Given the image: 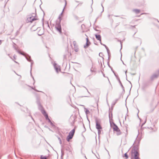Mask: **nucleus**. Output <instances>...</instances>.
Instances as JSON below:
<instances>
[{
	"label": "nucleus",
	"instance_id": "obj_1",
	"mask_svg": "<svg viewBox=\"0 0 159 159\" xmlns=\"http://www.w3.org/2000/svg\"><path fill=\"white\" fill-rule=\"evenodd\" d=\"M58 18L59 19V21L56 22L55 28L57 31L60 33H61V18L60 16H59Z\"/></svg>",
	"mask_w": 159,
	"mask_h": 159
},
{
	"label": "nucleus",
	"instance_id": "obj_2",
	"mask_svg": "<svg viewBox=\"0 0 159 159\" xmlns=\"http://www.w3.org/2000/svg\"><path fill=\"white\" fill-rule=\"evenodd\" d=\"M75 132V129H73L71 130L69 133L68 135L66 138V140L68 142L69 141L70 139H72L74 134Z\"/></svg>",
	"mask_w": 159,
	"mask_h": 159
},
{
	"label": "nucleus",
	"instance_id": "obj_3",
	"mask_svg": "<svg viewBox=\"0 0 159 159\" xmlns=\"http://www.w3.org/2000/svg\"><path fill=\"white\" fill-rule=\"evenodd\" d=\"M159 75V69L156 71V73L152 75L150 77L151 80H153L156 78H157Z\"/></svg>",
	"mask_w": 159,
	"mask_h": 159
},
{
	"label": "nucleus",
	"instance_id": "obj_4",
	"mask_svg": "<svg viewBox=\"0 0 159 159\" xmlns=\"http://www.w3.org/2000/svg\"><path fill=\"white\" fill-rule=\"evenodd\" d=\"M28 57H27L26 56H25V57L26 58L27 60L28 61H30V62H31V65H30V68H31L30 74H31V75H32L31 71L32 68V65H33V64L34 63V62H33V61L31 59V57H30V56H29V55H28Z\"/></svg>",
	"mask_w": 159,
	"mask_h": 159
},
{
	"label": "nucleus",
	"instance_id": "obj_5",
	"mask_svg": "<svg viewBox=\"0 0 159 159\" xmlns=\"http://www.w3.org/2000/svg\"><path fill=\"white\" fill-rule=\"evenodd\" d=\"M132 153H133L134 155V159H139V154L138 151L135 149L133 150L132 152Z\"/></svg>",
	"mask_w": 159,
	"mask_h": 159
},
{
	"label": "nucleus",
	"instance_id": "obj_6",
	"mask_svg": "<svg viewBox=\"0 0 159 159\" xmlns=\"http://www.w3.org/2000/svg\"><path fill=\"white\" fill-rule=\"evenodd\" d=\"M37 103L39 109L41 111L42 113H43V111H45V110L44 109L39 101H37Z\"/></svg>",
	"mask_w": 159,
	"mask_h": 159
},
{
	"label": "nucleus",
	"instance_id": "obj_7",
	"mask_svg": "<svg viewBox=\"0 0 159 159\" xmlns=\"http://www.w3.org/2000/svg\"><path fill=\"white\" fill-rule=\"evenodd\" d=\"M35 17L34 16H32L29 17L27 19V22H32L33 21L36 20Z\"/></svg>",
	"mask_w": 159,
	"mask_h": 159
},
{
	"label": "nucleus",
	"instance_id": "obj_8",
	"mask_svg": "<svg viewBox=\"0 0 159 159\" xmlns=\"http://www.w3.org/2000/svg\"><path fill=\"white\" fill-rule=\"evenodd\" d=\"M96 128L97 129H102V127L100 123L98 122V120L97 119L96 120Z\"/></svg>",
	"mask_w": 159,
	"mask_h": 159
},
{
	"label": "nucleus",
	"instance_id": "obj_9",
	"mask_svg": "<svg viewBox=\"0 0 159 159\" xmlns=\"http://www.w3.org/2000/svg\"><path fill=\"white\" fill-rule=\"evenodd\" d=\"M85 35L87 37V38H86V44L85 45H84V47L85 48H87L90 44V43L89 40V39L88 38V36L86 35V34H85Z\"/></svg>",
	"mask_w": 159,
	"mask_h": 159
},
{
	"label": "nucleus",
	"instance_id": "obj_10",
	"mask_svg": "<svg viewBox=\"0 0 159 159\" xmlns=\"http://www.w3.org/2000/svg\"><path fill=\"white\" fill-rule=\"evenodd\" d=\"M95 36L96 39L97 40L99 41L100 44H102V43H101V36L100 35L95 34Z\"/></svg>",
	"mask_w": 159,
	"mask_h": 159
},
{
	"label": "nucleus",
	"instance_id": "obj_11",
	"mask_svg": "<svg viewBox=\"0 0 159 159\" xmlns=\"http://www.w3.org/2000/svg\"><path fill=\"white\" fill-rule=\"evenodd\" d=\"M114 127H113V129L114 131H117L119 129L118 127L114 123H113Z\"/></svg>",
	"mask_w": 159,
	"mask_h": 159
},
{
	"label": "nucleus",
	"instance_id": "obj_12",
	"mask_svg": "<svg viewBox=\"0 0 159 159\" xmlns=\"http://www.w3.org/2000/svg\"><path fill=\"white\" fill-rule=\"evenodd\" d=\"M42 114L45 117V119L46 120H47L49 118L48 117V114L46 113L45 111H43V113Z\"/></svg>",
	"mask_w": 159,
	"mask_h": 159
},
{
	"label": "nucleus",
	"instance_id": "obj_13",
	"mask_svg": "<svg viewBox=\"0 0 159 159\" xmlns=\"http://www.w3.org/2000/svg\"><path fill=\"white\" fill-rule=\"evenodd\" d=\"M42 114L45 117V119L46 120H47L49 118L48 117V114L46 113L45 111H43V113Z\"/></svg>",
	"mask_w": 159,
	"mask_h": 159
},
{
	"label": "nucleus",
	"instance_id": "obj_14",
	"mask_svg": "<svg viewBox=\"0 0 159 159\" xmlns=\"http://www.w3.org/2000/svg\"><path fill=\"white\" fill-rule=\"evenodd\" d=\"M119 84H120V86H121V87H122V89H123V93H125V89H124V86H123V85H122V83H121V81H120V80H119Z\"/></svg>",
	"mask_w": 159,
	"mask_h": 159
},
{
	"label": "nucleus",
	"instance_id": "obj_15",
	"mask_svg": "<svg viewBox=\"0 0 159 159\" xmlns=\"http://www.w3.org/2000/svg\"><path fill=\"white\" fill-rule=\"evenodd\" d=\"M56 65H57V64L56 63H54V68L55 69L56 72H58L59 69H58V68L57 66Z\"/></svg>",
	"mask_w": 159,
	"mask_h": 159
},
{
	"label": "nucleus",
	"instance_id": "obj_16",
	"mask_svg": "<svg viewBox=\"0 0 159 159\" xmlns=\"http://www.w3.org/2000/svg\"><path fill=\"white\" fill-rule=\"evenodd\" d=\"M133 11L137 14L139 13L140 12V10L137 9H133Z\"/></svg>",
	"mask_w": 159,
	"mask_h": 159
},
{
	"label": "nucleus",
	"instance_id": "obj_17",
	"mask_svg": "<svg viewBox=\"0 0 159 159\" xmlns=\"http://www.w3.org/2000/svg\"><path fill=\"white\" fill-rule=\"evenodd\" d=\"M14 48L16 50V51H17V52L18 53H19V54H21V55H24H24H24V54H23L22 52H20V51H19L17 49V48H16V47H14Z\"/></svg>",
	"mask_w": 159,
	"mask_h": 159
},
{
	"label": "nucleus",
	"instance_id": "obj_18",
	"mask_svg": "<svg viewBox=\"0 0 159 159\" xmlns=\"http://www.w3.org/2000/svg\"><path fill=\"white\" fill-rule=\"evenodd\" d=\"M116 134L117 135H120L121 134V132L120 131V129L118 130L117 131H116Z\"/></svg>",
	"mask_w": 159,
	"mask_h": 159
},
{
	"label": "nucleus",
	"instance_id": "obj_19",
	"mask_svg": "<svg viewBox=\"0 0 159 159\" xmlns=\"http://www.w3.org/2000/svg\"><path fill=\"white\" fill-rule=\"evenodd\" d=\"M73 44L74 48L78 47V45L76 44V42L75 41H74L73 42Z\"/></svg>",
	"mask_w": 159,
	"mask_h": 159
},
{
	"label": "nucleus",
	"instance_id": "obj_20",
	"mask_svg": "<svg viewBox=\"0 0 159 159\" xmlns=\"http://www.w3.org/2000/svg\"><path fill=\"white\" fill-rule=\"evenodd\" d=\"M84 109L85 110V113L86 115L90 112L89 111L88 109L85 108H84Z\"/></svg>",
	"mask_w": 159,
	"mask_h": 159
},
{
	"label": "nucleus",
	"instance_id": "obj_21",
	"mask_svg": "<svg viewBox=\"0 0 159 159\" xmlns=\"http://www.w3.org/2000/svg\"><path fill=\"white\" fill-rule=\"evenodd\" d=\"M74 50L75 52H78L79 51V49L78 47L74 48Z\"/></svg>",
	"mask_w": 159,
	"mask_h": 159
},
{
	"label": "nucleus",
	"instance_id": "obj_22",
	"mask_svg": "<svg viewBox=\"0 0 159 159\" xmlns=\"http://www.w3.org/2000/svg\"><path fill=\"white\" fill-rule=\"evenodd\" d=\"M110 67L111 68V71H112V72L114 74V75H115V76H116L114 71V70H113L112 68L110 66Z\"/></svg>",
	"mask_w": 159,
	"mask_h": 159
},
{
	"label": "nucleus",
	"instance_id": "obj_23",
	"mask_svg": "<svg viewBox=\"0 0 159 159\" xmlns=\"http://www.w3.org/2000/svg\"><path fill=\"white\" fill-rule=\"evenodd\" d=\"M66 1H65V6H64V8H63V10L62 11V12L60 14V15H61L62 14V12H63V11H64V9L65 8V7H66Z\"/></svg>",
	"mask_w": 159,
	"mask_h": 159
},
{
	"label": "nucleus",
	"instance_id": "obj_24",
	"mask_svg": "<svg viewBox=\"0 0 159 159\" xmlns=\"http://www.w3.org/2000/svg\"><path fill=\"white\" fill-rule=\"evenodd\" d=\"M58 139L59 141L60 144H62V141H61V139L59 137H58Z\"/></svg>",
	"mask_w": 159,
	"mask_h": 159
},
{
	"label": "nucleus",
	"instance_id": "obj_25",
	"mask_svg": "<svg viewBox=\"0 0 159 159\" xmlns=\"http://www.w3.org/2000/svg\"><path fill=\"white\" fill-rule=\"evenodd\" d=\"M41 159H47V157H43L42 156H41Z\"/></svg>",
	"mask_w": 159,
	"mask_h": 159
},
{
	"label": "nucleus",
	"instance_id": "obj_26",
	"mask_svg": "<svg viewBox=\"0 0 159 159\" xmlns=\"http://www.w3.org/2000/svg\"><path fill=\"white\" fill-rule=\"evenodd\" d=\"M125 157L126 158H128V155L127 154V153H126L124 154Z\"/></svg>",
	"mask_w": 159,
	"mask_h": 159
},
{
	"label": "nucleus",
	"instance_id": "obj_27",
	"mask_svg": "<svg viewBox=\"0 0 159 159\" xmlns=\"http://www.w3.org/2000/svg\"><path fill=\"white\" fill-rule=\"evenodd\" d=\"M100 129H98V134L99 135L101 133V131Z\"/></svg>",
	"mask_w": 159,
	"mask_h": 159
},
{
	"label": "nucleus",
	"instance_id": "obj_28",
	"mask_svg": "<svg viewBox=\"0 0 159 159\" xmlns=\"http://www.w3.org/2000/svg\"><path fill=\"white\" fill-rule=\"evenodd\" d=\"M107 53H108V55L109 56V54H110V51H109V49H107Z\"/></svg>",
	"mask_w": 159,
	"mask_h": 159
},
{
	"label": "nucleus",
	"instance_id": "obj_29",
	"mask_svg": "<svg viewBox=\"0 0 159 159\" xmlns=\"http://www.w3.org/2000/svg\"><path fill=\"white\" fill-rule=\"evenodd\" d=\"M32 89H34V90H35V91H37V92H41L43 93V92H42V91H39L37 90H36V89H34V88H33V87H32Z\"/></svg>",
	"mask_w": 159,
	"mask_h": 159
},
{
	"label": "nucleus",
	"instance_id": "obj_30",
	"mask_svg": "<svg viewBox=\"0 0 159 159\" xmlns=\"http://www.w3.org/2000/svg\"><path fill=\"white\" fill-rule=\"evenodd\" d=\"M103 46H105V47L107 50V49H108V47L105 45H103Z\"/></svg>",
	"mask_w": 159,
	"mask_h": 159
},
{
	"label": "nucleus",
	"instance_id": "obj_31",
	"mask_svg": "<svg viewBox=\"0 0 159 159\" xmlns=\"http://www.w3.org/2000/svg\"><path fill=\"white\" fill-rule=\"evenodd\" d=\"M22 26H23V25H22L20 26V28H19V31H19V30H20L21 29V28H22ZM18 32V31H17V32Z\"/></svg>",
	"mask_w": 159,
	"mask_h": 159
},
{
	"label": "nucleus",
	"instance_id": "obj_32",
	"mask_svg": "<svg viewBox=\"0 0 159 159\" xmlns=\"http://www.w3.org/2000/svg\"><path fill=\"white\" fill-rule=\"evenodd\" d=\"M83 87H84V88H85L86 89V90H87V91L88 92L89 94H90V93H89V91H88V90L85 87H84V86H83Z\"/></svg>",
	"mask_w": 159,
	"mask_h": 159
},
{
	"label": "nucleus",
	"instance_id": "obj_33",
	"mask_svg": "<svg viewBox=\"0 0 159 159\" xmlns=\"http://www.w3.org/2000/svg\"><path fill=\"white\" fill-rule=\"evenodd\" d=\"M49 123H50L51 125L52 126H54L53 124L51 121V122H49Z\"/></svg>",
	"mask_w": 159,
	"mask_h": 159
},
{
	"label": "nucleus",
	"instance_id": "obj_34",
	"mask_svg": "<svg viewBox=\"0 0 159 159\" xmlns=\"http://www.w3.org/2000/svg\"><path fill=\"white\" fill-rule=\"evenodd\" d=\"M116 76V78L117 80H118V81H119V80H120L119 78L118 77H117V76Z\"/></svg>",
	"mask_w": 159,
	"mask_h": 159
},
{
	"label": "nucleus",
	"instance_id": "obj_35",
	"mask_svg": "<svg viewBox=\"0 0 159 159\" xmlns=\"http://www.w3.org/2000/svg\"><path fill=\"white\" fill-rule=\"evenodd\" d=\"M16 55H14L13 56V57L15 59H16Z\"/></svg>",
	"mask_w": 159,
	"mask_h": 159
},
{
	"label": "nucleus",
	"instance_id": "obj_36",
	"mask_svg": "<svg viewBox=\"0 0 159 159\" xmlns=\"http://www.w3.org/2000/svg\"><path fill=\"white\" fill-rule=\"evenodd\" d=\"M47 120H48V122H51V121L49 118Z\"/></svg>",
	"mask_w": 159,
	"mask_h": 159
},
{
	"label": "nucleus",
	"instance_id": "obj_37",
	"mask_svg": "<svg viewBox=\"0 0 159 159\" xmlns=\"http://www.w3.org/2000/svg\"><path fill=\"white\" fill-rule=\"evenodd\" d=\"M83 3L82 2H80V3H79L78 5H78H81Z\"/></svg>",
	"mask_w": 159,
	"mask_h": 159
},
{
	"label": "nucleus",
	"instance_id": "obj_38",
	"mask_svg": "<svg viewBox=\"0 0 159 159\" xmlns=\"http://www.w3.org/2000/svg\"><path fill=\"white\" fill-rule=\"evenodd\" d=\"M101 5H102V8H103L102 11V12H103V11H104V9H103V8H103V6H102V4H101Z\"/></svg>",
	"mask_w": 159,
	"mask_h": 159
},
{
	"label": "nucleus",
	"instance_id": "obj_39",
	"mask_svg": "<svg viewBox=\"0 0 159 159\" xmlns=\"http://www.w3.org/2000/svg\"><path fill=\"white\" fill-rule=\"evenodd\" d=\"M112 15H108V17L109 18H110V16H111Z\"/></svg>",
	"mask_w": 159,
	"mask_h": 159
},
{
	"label": "nucleus",
	"instance_id": "obj_40",
	"mask_svg": "<svg viewBox=\"0 0 159 159\" xmlns=\"http://www.w3.org/2000/svg\"><path fill=\"white\" fill-rule=\"evenodd\" d=\"M94 30H96V31H99V30H97V29H94Z\"/></svg>",
	"mask_w": 159,
	"mask_h": 159
},
{
	"label": "nucleus",
	"instance_id": "obj_41",
	"mask_svg": "<svg viewBox=\"0 0 159 159\" xmlns=\"http://www.w3.org/2000/svg\"><path fill=\"white\" fill-rule=\"evenodd\" d=\"M83 26H84V25H81V27H82V28H83Z\"/></svg>",
	"mask_w": 159,
	"mask_h": 159
},
{
	"label": "nucleus",
	"instance_id": "obj_42",
	"mask_svg": "<svg viewBox=\"0 0 159 159\" xmlns=\"http://www.w3.org/2000/svg\"><path fill=\"white\" fill-rule=\"evenodd\" d=\"M2 43V42H1V40H0V44H1Z\"/></svg>",
	"mask_w": 159,
	"mask_h": 159
},
{
	"label": "nucleus",
	"instance_id": "obj_43",
	"mask_svg": "<svg viewBox=\"0 0 159 159\" xmlns=\"http://www.w3.org/2000/svg\"><path fill=\"white\" fill-rule=\"evenodd\" d=\"M120 43H121V49L122 48V44L121 42H120Z\"/></svg>",
	"mask_w": 159,
	"mask_h": 159
},
{
	"label": "nucleus",
	"instance_id": "obj_44",
	"mask_svg": "<svg viewBox=\"0 0 159 159\" xmlns=\"http://www.w3.org/2000/svg\"><path fill=\"white\" fill-rule=\"evenodd\" d=\"M126 72H127V71H126L125 72V74H126V76H127L126 75Z\"/></svg>",
	"mask_w": 159,
	"mask_h": 159
},
{
	"label": "nucleus",
	"instance_id": "obj_45",
	"mask_svg": "<svg viewBox=\"0 0 159 159\" xmlns=\"http://www.w3.org/2000/svg\"><path fill=\"white\" fill-rule=\"evenodd\" d=\"M145 14V13H142V14H141V15H143V14Z\"/></svg>",
	"mask_w": 159,
	"mask_h": 159
},
{
	"label": "nucleus",
	"instance_id": "obj_46",
	"mask_svg": "<svg viewBox=\"0 0 159 159\" xmlns=\"http://www.w3.org/2000/svg\"><path fill=\"white\" fill-rule=\"evenodd\" d=\"M103 76L104 77H105V75L104 74H103Z\"/></svg>",
	"mask_w": 159,
	"mask_h": 159
},
{
	"label": "nucleus",
	"instance_id": "obj_47",
	"mask_svg": "<svg viewBox=\"0 0 159 159\" xmlns=\"http://www.w3.org/2000/svg\"><path fill=\"white\" fill-rule=\"evenodd\" d=\"M14 61V62H16V63H17V62L16 61Z\"/></svg>",
	"mask_w": 159,
	"mask_h": 159
},
{
	"label": "nucleus",
	"instance_id": "obj_48",
	"mask_svg": "<svg viewBox=\"0 0 159 159\" xmlns=\"http://www.w3.org/2000/svg\"><path fill=\"white\" fill-rule=\"evenodd\" d=\"M116 16V17H118V16Z\"/></svg>",
	"mask_w": 159,
	"mask_h": 159
},
{
	"label": "nucleus",
	"instance_id": "obj_49",
	"mask_svg": "<svg viewBox=\"0 0 159 159\" xmlns=\"http://www.w3.org/2000/svg\"><path fill=\"white\" fill-rule=\"evenodd\" d=\"M84 97H89V96H85Z\"/></svg>",
	"mask_w": 159,
	"mask_h": 159
},
{
	"label": "nucleus",
	"instance_id": "obj_50",
	"mask_svg": "<svg viewBox=\"0 0 159 159\" xmlns=\"http://www.w3.org/2000/svg\"><path fill=\"white\" fill-rule=\"evenodd\" d=\"M85 158L86 159H87V158L86 157V156H85Z\"/></svg>",
	"mask_w": 159,
	"mask_h": 159
},
{
	"label": "nucleus",
	"instance_id": "obj_51",
	"mask_svg": "<svg viewBox=\"0 0 159 159\" xmlns=\"http://www.w3.org/2000/svg\"><path fill=\"white\" fill-rule=\"evenodd\" d=\"M102 45L103 46V45H104V44L102 43Z\"/></svg>",
	"mask_w": 159,
	"mask_h": 159
},
{
	"label": "nucleus",
	"instance_id": "obj_52",
	"mask_svg": "<svg viewBox=\"0 0 159 159\" xmlns=\"http://www.w3.org/2000/svg\"><path fill=\"white\" fill-rule=\"evenodd\" d=\"M123 63L124 64V63L123 62V61H122Z\"/></svg>",
	"mask_w": 159,
	"mask_h": 159
},
{
	"label": "nucleus",
	"instance_id": "obj_53",
	"mask_svg": "<svg viewBox=\"0 0 159 159\" xmlns=\"http://www.w3.org/2000/svg\"><path fill=\"white\" fill-rule=\"evenodd\" d=\"M33 80H34V79L33 77Z\"/></svg>",
	"mask_w": 159,
	"mask_h": 159
},
{
	"label": "nucleus",
	"instance_id": "obj_54",
	"mask_svg": "<svg viewBox=\"0 0 159 159\" xmlns=\"http://www.w3.org/2000/svg\"><path fill=\"white\" fill-rule=\"evenodd\" d=\"M91 70V71H92L91 69V70Z\"/></svg>",
	"mask_w": 159,
	"mask_h": 159
},
{
	"label": "nucleus",
	"instance_id": "obj_55",
	"mask_svg": "<svg viewBox=\"0 0 159 159\" xmlns=\"http://www.w3.org/2000/svg\"><path fill=\"white\" fill-rule=\"evenodd\" d=\"M110 114H109V117L110 118Z\"/></svg>",
	"mask_w": 159,
	"mask_h": 159
},
{
	"label": "nucleus",
	"instance_id": "obj_56",
	"mask_svg": "<svg viewBox=\"0 0 159 159\" xmlns=\"http://www.w3.org/2000/svg\"><path fill=\"white\" fill-rule=\"evenodd\" d=\"M100 53H99V55H100Z\"/></svg>",
	"mask_w": 159,
	"mask_h": 159
},
{
	"label": "nucleus",
	"instance_id": "obj_57",
	"mask_svg": "<svg viewBox=\"0 0 159 159\" xmlns=\"http://www.w3.org/2000/svg\"><path fill=\"white\" fill-rule=\"evenodd\" d=\"M129 83L131 84V82L130 81H129Z\"/></svg>",
	"mask_w": 159,
	"mask_h": 159
},
{
	"label": "nucleus",
	"instance_id": "obj_58",
	"mask_svg": "<svg viewBox=\"0 0 159 159\" xmlns=\"http://www.w3.org/2000/svg\"><path fill=\"white\" fill-rule=\"evenodd\" d=\"M144 123H143V124H144Z\"/></svg>",
	"mask_w": 159,
	"mask_h": 159
},
{
	"label": "nucleus",
	"instance_id": "obj_59",
	"mask_svg": "<svg viewBox=\"0 0 159 159\" xmlns=\"http://www.w3.org/2000/svg\"><path fill=\"white\" fill-rule=\"evenodd\" d=\"M144 123H143V124H144Z\"/></svg>",
	"mask_w": 159,
	"mask_h": 159
}]
</instances>
